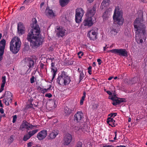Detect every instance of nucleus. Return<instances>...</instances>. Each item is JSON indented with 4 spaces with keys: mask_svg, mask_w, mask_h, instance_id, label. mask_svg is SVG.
<instances>
[{
    "mask_svg": "<svg viewBox=\"0 0 147 147\" xmlns=\"http://www.w3.org/2000/svg\"><path fill=\"white\" fill-rule=\"evenodd\" d=\"M87 36L90 40H94L96 38V32L93 30L89 31L87 34Z\"/></svg>",
    "mask_w": 147,
    "mask_h": 147,
    "instance_id": "obj_14",
    "label": "nucleus"
},
{
    "mask_svg": "<svg viewBox=\"0 0 147 147\" xmlns=\"http://www.w3.org/2000/svg\"><path fill=\"white\" fill-rule=\"evenodd\" d=\"M75 107H71L70 109L67 107H65L64 109V113L66 116L69 115L72 113V111H74V109Z\"/></svg>",
    "mask_w": 147,
    "mask_h": 147,
    "instance_id": "obj_17",
    "label": "nucleus"
},
{
    "mask_svg": "<svg viewBox=\"0 0 147 147\" xmlns=\"http://www.w3.org/2000/svg\"><path fill=\"white\" fill-rule=\"evenodd\" d=\"M92 67L91 66H89L88 68V70H91Z\"/></svg>",
    "mask_w": 147,
    "mask_h": 147,
    "instance_id": "obj_63",
    "label": "nucleus"
},
{
    "mask_svg": "<svg viewBox=\"0 0 147 147\" xmlns=\"http://www.w3.org/2000/svg\"><path fill=\"white\" fill-rule=\"evenodd\" d=\"M3 101L6 105L8 106L11 103L12 99L10 98H5L3 100Z\"/></svg>",
    "mask_w": 147,
    "mask_h": 147,
    "instance_id": "obj_24",
    "label": "nucleus"
},
{
    "mask_svg": "<svg viewBox=\"0 0 147 147\" xmlns=\"http://www.w3.org/2000/svg\"><path fill=\"white\" fill-rule=\"evenodd\" d=\"M0 107H3V104L1 102V100H0Z\"/></svg>",
    "mask_w": 147,
    "mask_h": 147,
    "instance_id": "obj_59",
    "label": "nucleus"
},
{
    "mask_svg": "<svg viewBox=\"0 0 147 147\" xmlns=\"http://www.w3.org/2000/svg\"><path fill=\"white\" fill-rule=\"evenodd\" d=\"M29 125H30V123L25 120H24L20 126V129L23 131L24 129L25 128L27 130H29L30 127L29 126Z\"/></svg>",
    "mask_w": 147,
    "mask_h": 147,
    "instance_id": "obj_15",
    "label": "nucleus"
},
{
    "mask_svg": "<svg viewBox=\"0 0 147 147\" xmlns=\"http://www.w3.org/2000/svg\"><path fill=\"white\" fill-rule=\"evenodd\" d=\"M30 138V136L28 134L24 135L23 138V140L24 141H26L29 139Z\"/></svg>",
    "mask_w": 147,
    "mask_h": 147,
    "instance_id": "obj_31",
    "label": "nucleus"
},
{
    "mask_svg": "<svg viewBox=\"0 0 147 147\" xmlns=\"http://www.w3.org/2000/svg\"><path fill=\"white\" fill-rule=\"evenodd\" d=\"M51 72L53 74V77L51 81H53L55 77L57 74V70L56 69H55L53 67L51 68Z\"/></svg>",
    "mask_w": 147,
    "mask_h": 147,
    "instance_id": "obj_26",
    "label": "nucleus"
},
{
    "mask_svg": "<svg viewBox=\"0 0 147 147\" xmlns=\"http://www.w3.org/2000/svg\"><path fill=\"white\" fill-rule=\"evenodd\" d=\"M113 102L112 103V104L114 106L116 105H117V103H116V101H113Z\"/></svg>",
    "mask_w": 147,
    "mask_h": 147,
    "instance_id": "obj_55",
    "label": "nucleus"
},
{
    "mask_svg": "<svg viewBox=\"0 0 147 147\" xmlns=\"http://www.w3.org/2000/svg\"><path fill=\"white\" fill-rule=\"evenodd\" d=\"M47 135V131L46 130H42L38 133L37 137L39 140H41L46 137Z\"/></svg>",
    "mask_w": 147,
    "mask_h": 147,
    "instance_id": "obj_13",
    "label": "nucleus"
},
{
    "mask_svg": "<svg viewBox=\"0 0 147 147\" xmlns=\"http://www.w3.org/2000/svg\"><path fill=\"white\" fill-rule=\"evenodd\" d=\"M56 35L58 38L63 37L65 36L66 30L61 26H57L55 29Z\"/></svg>",
    "mask_w": 147,
    "mask_h": 147,
    "instance_id": "obj_7",
    "label": "nucleus"
},
{
    "mask_svg": "<svg viewBox=\"0 0 147 147\" xmlns=\"http://www.w3.org/2000/svg\"><path fill=\"white\" fill-rule=\"evenodd\" d=\"M115 120H114L113 118H108L107 119V123L112 127H115L117 125L115 123Z\"/></svg>",
    "mask_w": 147,
    "mask_h": 147,
    "instance_id": "obj_20",
    "label": "nucleus"
},
{
    "mask_svg": "<svg viewBox=\"0 0 147 147\" xmlns=\"http://www.w3.org/2000/svg\"><path fill=\"white\" fill-rule=\"evenodd\" d=\"M45 13L49 18H51L55 16V14L53 10H46Z\"/></svg>",
    "mask_w": 147,
    "mask_h": 147,
    "instance_id": "obj_18",
    "label": "nucleus"
},
{
    "mask_svg": "<svg viewBox=\"0 0 147 147\" xmlns=\"http://www.w3.org/2000/svg\"><path fill=\"white\" fill-rule=\"evenodd\" d=\"M6 41L4 39L1 40L0 42V61L3 58L4 49L5 46Z\"/></svg>",
    "mask_w": 147,
    "mask_h": 147,
    "instance_id": "obj_10",
    "label": "nucleus"
},
{
    "mask_svg": "<svg viewBox=\"0 0 147 147\" xmlns=\"http://www.w3.org/2000/svg\"><path fill=\"white\" fill-rule=\"evenodd\" d=\"M110 99H111L113 101H115V100H116V99H115V97H113V96H112L111 98H109Z\"/></svg>",
    "mask_w": 147,
    "mask_h": 147,
    "instance_id": "obj_52",
    "label": "nucleus"
},
{
    "mask_svg": "<svg viewBox=\"0 0 147 147\" xmlns=\"http://www.w3.org/2000/svg\"><path fill=\"white\" fill-rule=\"evenodd\" d=\"M29 126L30 127V129H32L33 128V127H34V126L33 125H31L30 124V125H29Z\"/></svg>",
    "mask_w": 147,
    "mask_h": 147,
    "instance_id": "obj_50",
    "label": "nucleus"
},
{
    "mask_svg": "<svg viewBox=\"0 0 147 147\" xmlns=\"http://www.w3.org/2000/svg\"><path fill=\"white\" fill-rule=\"evenodd\" d=\"M110 0H103L100 5L101 9H107L109 6Z\"/></svg>",
    "mask_w": 147,
    "mask_h": 147,
    "instance_id": "obj_16",
    "label": "nucleus"
},
{
    "mask_svg": "<svg viewBox=\"0 0 147 147\" xmlns=\"http://www.w3.org/2000/svg\"><path fill=\"white\" fill-rule=\"evenodd\" d=\"M10 49L13 53L16 54L19 51L21 45L20 39L18 37H15L10 42Z\"/></svg>",
    "mask_w": 147,
    "mask_h": 147,
    "instance_id": "obj_4",
    "label": "nucleus"
},
{
    "mask_svg": "<svg viewBox=\"0 0 147 147\" xmlns=\"http://www.w3.org/2000/svg\"><path fill=\"white\" fill-rule=\"evenodd\" d=\"M19 34L21 35L24 34L25 32V30H24V29H19V30H18Z\"/></svg>",
    "mask_w": 147,
    "mask_h": 147,
    "instance_id": "obj_36",
    "label": "nucleus"
},
{
    "mask_svg": "<svg viewBox=\"0 0 147 147\" xmlns=\"http://www.w3.org/2000/svg\"><path fill=\"white\" fill-rule=\"evenodd\" d=\"M27 65L29 68H33L34 66V61L31 58H28L27 61Z\"/></svg>",
    "mask_w": 147,
    "mask_h": 147,
    "instance_id": "obj_23",
    "label": "nucleus"
},
{
    "mask_svg": "<svg viewBox=\"0 0 147 147\" xmlns=\"http://www.w3.org/2000/svg\"><path fill=\"white\" fill-rule=\"evenodd\" d=\"M88 72L90 75H91L92 74V70H88Z\"/></svg>",
    "mask_w": 147,
    "mask_h": 147,
    "instance_id": "obj_60",
    "label": "nucleus"
},
{
    "mask_svg": "<svg viewBox=\"0 0 147 147\" xmlns=\"http://www.w3.org/2000/svg\"><path fill=\"white\" fill-rule=\"evenodd\" d=\"M58 131L57 129L53 131L50 134V138L48 139L51 140L54 139L56 138V136L58 134Z\"/></svg>",
    "mask_w": 147,
    "mask_h": 147,
    "instance_id": "obj_21",
    "label": "nucleus"
},
{
    "mask_svg": "<svg viewBox=\"0 0 147 147\" xmlns=\"http://www.w3.org/2000/svg\"><path fill=\"white\" fill-rule=\"evenodd\" d=\"M95 10H88L86 14L87 17H91L92 18L95 19L93 16L95 13Z\"/></svg>",
    "mask_w": 147,
    "mask_h": 147,
    "instance_id": "obj_19",
    "label": "nucleus"
},
{
    "mask_svg": "<svg viewBox=\"0 0 147 147\" xmlns=\"http://www.w3.org/2000/svg\"><path fill=\"white\" fill-rule=\"evenodd\" d=\"M45 3L43 2H42L40 4V7L41 8H42V7L44 5Z\"/></svg>",
    "mask_w": 147,
    "mask_h": 147,
    "instance_id": "obj_51",
    "label": "nucleus"
},
{
    "mask_svg": "<svg viewBox=\"0 0 147 147\" xmlns=\"http://www.w3.org/2000/svg\"><path fill=\"white\" fill-rule=\"evenodd\" d=\"M82 111H78L75 114L74 117V121L76 123H80L84 117Z\"/></svg>",
    "mask_w": 147,
    "mask_h": 147,
    "instance_id": "obj_9",
    "label": "nucleus"
},
{
    "mask_svg": "<svg viewBox=\"0 0 147 147\" xmlns=\"http://www.w3.org/2000/svg\"><path fill=\"white\" fill-rule=\"evenodd\" d=\"M111 33L114 35L116 34L117 33V27H113L110 31Z\"/></svg>",
    "mask_w": 147,
    "mask_h": 147,
    "instance_id": "obj_27",
    "label": "nucleus"
},
{
    "mask_svg": "<svg viewBox=\"0 0 147 147\" xmlns=\"http://www.w3.org/2000/svg\"><path fill=\"white\" fill-rule=\"evenodd\" d=\"M113 136V135H110L109 136V139H110L111 138H112Z\"/></svg>",
    "mask_w": 147,
    "mask_h": 147,
    "instance_id": "obj_56",
    "label": "nucleus"
},
{
    "mask_svg": "<svg viewBox=\"0 0 147 147\" xmlns=\"http://www.w3.org/2000/svg\"><path fill=\"white\" fill-rule=\"evenodd\" d=\"M108 48V47H107V45H106L105 47H103L104 51H105V50H106V48Z\"/></svg>",
    "mask_w": 147,
    "mask_h": 147,
    "instance_id": "obj_61",
    "label": "nucleus"
},
{
    "mask_svg": "<svg viewBox=\"0 0 147 147\" xmlns=\"http://www.w3.org/2000/svg\"><path fill=\"white\" fill-rule=\"evenodd\" d=\"M117 115V113H111L109 115V116L110 117V118H113L115 116H116Z\"/></svg>",
    "mask_w": 147,
    "mask_h": 147,
    "instance_id": "obj_37",
    "label": "nucleus"
},
{
    "mask_svg": "<svg viewBox=\"0 0 147 147\" xmlns=\"http://www.w3.org/2000/svg\"><path fill=\"white\" fill-rule=\"evenodd\" d=\"M115 10L113 17L114 21L119 25H121L123 24L124 20L122 17V11L121 10Z\"/></svg>",
    "mask_w": 147,
    "mask_h": 147,
    "instance_id": "obj_5",
    "label": "nucleus"
},
{
    "mask_svg": "<svg viewBox=\"0 0 147 147\" xmlns=\"http://www.w3.org/2000/svg\"><path fill=\"white\" fill-rule=\"evenodd\" d=\"M72 140V136L70 134H67L64 137V145H69Z\"/></svg>",
    "mask_w": 147,
    "mask_h": 147,
    "instance_id": "obj_12",
    "label": "nucleus"
},
{
    "mask_svg": "<svg viewBox=\"0 0 147 147\" xmlns=\"http://www.w3.org/2000/svg\"><path fill=\"white\" fill-rule=\"evenodd\" d=\"M115 101H116L117 105H119L122 102H125L126 100L124 98H119L118 99H116Z\"/></svg>",
    "mask_w": 147,
    "mask_h": 147,
    "instance_id": "obj_28",
    "label": "nucleus"
},
{
    "mask_svg": "<svg viewBox=\"0 0 147 147\" xmlns=\"http://www.w3.org/2000/svg\"><path fill=\"white\" fill-rule=\"evenodd\" d=\"M40 88V90H41V92L42 93H45L46 92H47L48 91V90L49 89V88L46 89V88H41L39 87L38 88Z\"/></svg>",
    "mask_w": 147,
    "mask_h": 147,
    "instance_id": "obj_38",
    "label": "nucleus"
},
{
    "mask_svg": "<svg viewBox=\"0 0 147 147\" xmlns=\"http://www.w3.org/2000/svg\"><path fill=\"white\" fill-rule=\"evenodd\" d=\"M82 142L80 141H78L76 143L75 147H82Z\"/></svg>",
    "mask_w": 147,
    "mask_h": 147,
    "instance_id": "obj_34",
    "label": "nucleus"
},
{
    "mask_svg": "<svg viewBox=\"0 0 147 147\" xmlns=\"http://www.w3.org/2000/svg\"><path fill=\"white\" fill-rule=\"evenodd\" d=\"M38 131V129H35L33 130L32 131H30L28 132V134L31 137L32 136L34 135Z\"/></svg>",
    "mask_w": 147,
    "mask_h": 147,
    "instance_id": "obj_29",
    "label": "nucleus"
},
{
    "mask_svg": "<svg viewBox=\"0 0 147 147\" xmlns=\"http://www.w3.org/2000/svg\"><path fill=\"white\" fill-rule=\"evenodd\" d=\"M84 13V10H76L75 20L76 23H80L81 22Z\"/></svg>",
    "mask_w": 147,
    "mask_h": 147,
    "instance_id": "obj_8",
    "label": "nucleus"
},
{
    "mask_svg": "<svg viewBox=\"0 0 147 147\" xmlns=\"http://www.w3.org/2000/svg\"><path fill=\"white\" fill-rule=\"evenodd\" d=\"M24 27L23 24L21 22H19L18 24V30L19 29H24Z\"/></svg>",
    "mask_w": 147,
    "mask_h": 147,
    "instance_id": "obj_32",
    "label": "nucleus"
},
{
    "mask_svg": "<svg viewBox=\"0 0 147 147\" xmlns=\"http://www.w3.org/2000/svg\"><path fill=\"white\" fill-rule=\"evenodd\" d=\"M45 96L49 98H51L52 96V95L50 93H47L45 94Z\"/></svg>",
    "mask_w": 147,
    "mask_h": 147,
    "instance_id": "obj_42",
    "label": "nucleus"
},
{
    "mask_svg": "<svg viewBox=\"0 0 147 147\" xmlns=\"http://www.w3.org/2000/svg\"><path fill=\"white\" fill-rule=\"evenodd\" d=\"M69 0H59V3L61 7H63L68 4Z\"/></svg>",
    "mask_w": 147,
    "mask_h": 147,
    "instance_id": "obj_25",
    "label": "nucleus"
},
{
    "mask_svg": "<svg viewBox=\"0 0 147 147\" xmlns=\"http://www.w3.org/2000/svg\"><path fill=\"white\" fill-rule=\"evenodd\" d=\"M0 112L1 114H3L4 113V111L3 108H1L0 109Z\"/></svg>",
    "mask_w": 147,
    "mask_h": 147,
    "instance_id": "obj_49",
    "label": "nucleus"
},
{
    "mask_svg": "<svg viewBox=\"0 0 147 147\" xmlns=\"http://www.w3.org/2000/svg\"><path fill=\"white\" fill-rule=\"evenodd\" d=\"M108 52H111L119 56L125 57L127 56V52L125 49H114L109 51Z\"/></svg>",
    "mask_w": 147,
    "mask_h": 147,
    "instance_id": "obj_6",
    "label": "nucleus"
},
{
    "mask_svg": "<svg viewBox=\"0 0 147 147\" xmlns=\"http://www.w3.org/2000/svg\"><path fill=\"white\" fill-rule=\"evenodd\" d=\"M80 54H82L81 55V56H83V53H82V52H80L79 53H78V55H79Z\"/></svg>",
    "mask_w": 147,
    "mask_h": 147,
    "instance_id": "obj_62",
    "label": "nucleus"
},
{
    "mask_svg": "<svg viewBox=\"0 0 147 147\" xmlns=\"http://www.w3.org/2000/svg\"><path fill=\"white\" fill-rule=\"evenodd\" d=\"M142 19L137 18L134 22V27L136 32V40L139 44H142L143 39L145 41L146 38V26L142 22Z\"/></svg>",
    "mask_w": 147,
    "mask_h": 147,
    "instance_id": "obj_2",
    "label": "nucleus"
},
{
    "mask_svg": "<svg viewBox=\"0 0 147 147\" xmlns=\"http://www.w3.org/2000/svg\"><path fill=\"white\" fill-rule=\"evenodd\" d=\"M94 21V19L86 17L83 22V24L85 26H91L93 24Z\"/></svg>",
    "mask_w": 147,
    "mask_h": 147,
    "instance_id": "obj_11",
    "label": "nucleus"
},
{
    "mask_svg": "<svg viewBox=\"0 0 147 147\" xmlns=\"http://www.w3.org/2000/svg\"><path fill=\"white\" fill-rule=\"evenodd\" d=\"M2 81L1 88L0 89V92H1L4 89V87L6 83V77L5 76H3L2 77Z\"/></svg>",
    "mask_w": 147,
    "mask_h": 147,
    "instance_id": "obj_22",
    "label": "nucleus"
},
{
    "mask_svg": "<svg viewBox=\"0 0 147 147\" xmlns=\"http://www.w3.org/2000/svg\"><path fill=\"white\" fill-rule=\"evenodd\" d=\"M53 59H51L52 63H51V66L52 67H54L55 66V63L52 62Z\"/></svg>",
    "mask_w": 147,
    "mask_h": 147,
    "instance_id": "obj_54",
    "label": "nucleus"
},
{
    "mask_svg": "<svg viewBox=\"0 0 147 147\" xmlns=\"http://www.w3.org/2000/svg\"><path fill=\"white\" fill-rule=\"evenodd\" d=\"M75 62L73 60H70L67 61V65H75Z\"/></svg>",
    "mask_w": 147,
    "mask_h": 147,
    "instance_id": "obj_33",
    "label": "nucleus"
},
{
    "mask_svg": "<svg viewBox=\"0 0 147 147\" xmlns=\"http://www.w3.org/2000/svg\"><path fill=\"white\" fill-rule=\"evenodd\" d=\"M79 72H80V81H81V80H82V79L84 77V75L82 71H79Z\"/></svg>",
    "mask_w": 147,
    "mask_h": 147,
    "instance_id": "obj_35",
    "label": "nucleus"
},
{
    "mask_svg": "<svg viewBox=\"0 0 147 147\" xmlns=\"http://www.w3.org/2000/svg\"><path fill=\"white\" fill-rule=\"evenodd\" d=\"M117 147H126L125 146L120 145L119 146H117Z\"/></svg>",
    "mask_w": 147,
    "mask_h": 147,
    "instance_id": "obj_64",
    "label": "nucleus"
},
{
    "mask_svg": "<svg viewBox=\"0 0 147 147\" xmlns=\"http://www.w3.org/2000/svg\"><path fill=\"white\" fill-rule=\"evenodd\" d=\"M4 97H5V98H6L5 97V94H3L2 96L0 97V99H2V98H4Z\"/></svg>",
    "mask_w": 147,
    "mask_h": 147,
    "instance_id": "obj_53",
    "label": "nucleus"
},
{
    "mask_svg": "<svg viewBox=\"0 0 147 147\" xmlns=\"http://www.w3.org/2000/svg\"><path fill=\"white\" fill-rule=\"evenodd\" d=\"M17 119V115H15L13 116V119L12 121V122L14 123H15Z\"/></svg>",
    "mask_w": 147,
    "mask_h": 147,
    "instance_id": "obj_40",
    "label": "nucleus"
},
{
    "mask_svg": "<svg viewBox=\"0 0 147 147\" xmlns=\"http://www.w3.org/2000/svg\"><path fill=\"white\" fill-rule=\"evenodd\" d=\"M97 61L98 62V64L99 65H101L102 61L100 59H97Z\"/></svg>",
    "mask_w": 147,
    "mask_h": 147,
    "instance_id": "obj_46",
    "label": "nucleus"
},
{
    "mask_svg": "<svg viewBox=\"0 0 147 147\" xmlns=\"http://www.w3.org/2000/svg\"><path fill=\"white\" fill-rule=\"evenodd\" d=\"M71 81L70 77L67 73L64 71H61V73L59 74L57 79V82L58 84L63 86L68 85Z\"/></svg>",
    "mask_w": 147,
    "mask_h": 147,
    "instance_id": "obj_3",
    "label": "nucleus"
},
{
    "mask_svg": "<svg viewBox=\"0 0 147 147\" xmlns=\"http://www.w3.org/2000/svg\"><path fill=\"white\" fill-rule=\"evenodd\" d=\"M31 25L32 29L27 35V39L30 42V46L35 48L39 47L41 44L42 38L40 34V28L37 24L36 18L33 19Z\"/></svg>",
    "mask_w": 147,
    "mask_h": 147,
    "instance_id": "obj_1",
    "label": "nucleus"
},
{
    "mask_svg": "<svg viewBox=\"0 0 147 147\" xmlns=\"http://www.w3.org/2000/svg\"><path fill=\"white\" fill-rule=\"evenodd\" d=\"M5 97L6 98H11L12 96V95L11 93L8 91H6L5 92Z\"/></svg>",
    "mask_w": 147,
    "mask_h": 147,
    "instance_id": "obj_30",
    "label": "nucleus"
},
{
    "mask_svg": "<svg viewBox=\"0 0 147 147\" xmlns=\"http://www.w3.org/2000/svg\"><path fill=\"white\" fill-rule=\"evenodd\" d=\"M34 0H25L24 2L25 4H27L29 3H31L34 1Z\"/></svg>",
    "mask_w": 147,
    "mask_h": 147,
    "instance_id": "obj_39",
    "label": "nucleus"
},
{
    "mask_svg": "<svg viewBox=\"0 0 147 147\" xmlns=\"http://www.w3.org/2000/svg\"><path fill=\"white\" fill-rule=\"evenodd\" d=\"M13 135H11L9 138V142H10V143H11L13 142Z\"/></svg>",
    "mask_w": 147,
    "mask_h": 147,
    "instance_id": "obj_43",
    "label": "nucleus"
},
{
    "mask_svg": "<svg viewBox=\"0 0 147 147\" xmlns=\"http://www.w3.org/2000/svg\"><path fill=\"white\" fill-rule=\"evenodd\" d=\"M35 78L33 76L30 79V82L31 84H32L34 82Z\"/></svg>",
    "mask_w": 147,
    "mask_h": 147,
    "instance_id": "obj_41",
    "label": "nucleus"
},
{
    "mask_svg": "<svg viewBox=\"0 0 147 147\" xmlns=\"http://www.w3.org/2000/svg\"><path fill=\"white\" fill-rule=\"evenodd\" d=\"M106 92L110 95H111L112 94V93L109 91H106Z\"/></svg>",
    "mask_w": 147,
    "mask_h": 147,
    "instance_id": "obj_48",
    "label": "nucleus"
},
{
    "mask_svg": "<svg viewBox=\"0 0 147 147\" xmlns=\"http://www.w3.org/2000/svg\"><path fill=\"white\" fill-rule=\"evenodd\" d=\"M32 143L30 142L27 144V146L28 147H30L32 146Z\"/></svg>",
    "mask_w": 147,
    "mask_h": 147,
    "instance_id": "obj_47",
    "label": "nucleus"
},
{
    "mask_svg": "<svg viewBox=\"0 0 147 147\" xmlns=\"http://www.w3.org/2000/svg\"><path fill=\"white\" fill-rule=\"evenodd\" d=\"M84 99L81 98L80 101V105H82L83 104L84 101Z\"/></svg>",
    "mask_w": 147,
    "mask_h": 147,
    "instance_id": "obj_44",
    "label": "nucleus"
},
{
    "mask_svg": "<svg viewBox=\"0 0 147 147\" xmlns=\"http://www.w3.org/2000/svg\"><path fill=\"white\" fill-rule=\"evenodd\" d=\"M83 95L82 96V98L84 99H85V97H86V92L84 91L83 92Z\"/></svg>",
    "mask_w": 147,
    "mask_h": 147,
    "instance_id": "obj_45",
    "label": "nucleus"
},
{
    "mask_svg": "<svg viewBox=\"0 0 147 147\" xmlns=\"http://www.w3.org/2000/svg\"><path fill=\"white\" fill-rule=\"evenodd\" d=\"M104 147H114L111 145H105L104 146Z\"/></svg>",
    "mask_w": 147,
    "mask_h": 147,
    "instance_id": "obj_57",
    "label": "nucleus"
},
{
    "mask_svg": "<svg viewBox=\"0 0 147 147\" xmlns=\"http://www.w3.org/2000/svg\"><path fill=\"white\" fill-rule=\"evenodd\" d=\"M44 66V65L42 63H41L40 65V66L41 67V68L42 69L43 68Z\"/></svg>",
    "mask_w": 147,
    "mask_h": 147,
    "instance_id": "obj_58",
    "label": "nucleus"
}]
</instances>
